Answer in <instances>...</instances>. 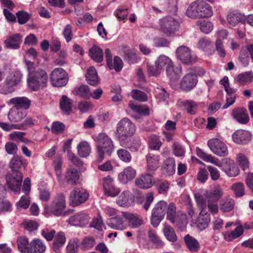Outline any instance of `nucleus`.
<instances>
[{
    "instance_id": "1",
    "label": "nucleus",
    "mask_w": 253,
    "mask_h": 253,
    "mask_svg": "<svg viewBox=\"0 0 253 253\" xmlns=\"http://www.w3.org/2000/svg\"><path fill=\"white\" fill-rule=\"evenodd\" d=\"M186 15L191 18L211 17L213 14L211 6L203 0L193 2L187 8Z\"/></svg>"
},
{
    "instance_id": "2",
    "label": "nucleus",
    "mask_w": 253,
    "mask_h": 253,
    "mask_svg": "<svg viewBox=\"0 0 253 253\" xmlns=\"http://www.w3.org/2000/svg\"><path fill=\"white\" fill-rule=\"evenodd\" d=\"M31 68L28 67V70ZM48 75L46 72L42 69L29 71L27 78V83L29 88L33 91H37L46 86Z\"/></svg>"
},
{
    "instance_id": "3",
    "label": "nucleus",
    "mask_w": 253,
    "mask_h": 253,
    "mask_svg": "<svg viewBox=\"0 0 253 253\" xmlns=\"http://www.w3.org/2000/svg\"><path fill=\"white\" fill-rule=\"evenodd\" d=\"M155 64L158 66L162 71L165 67L167 76L171 80L174 81L181 75V67L179 66L175 67L171 59L165 55H160L155 61Z\"/></svg>"
},
{
    "instance_id": "4",
    "label": "nucleus",
    "mask_w": 253,
    "mask_h": 253,
    "mask_svg": "<svg viewBox=\"0 0 253 253\" xmlns=\"http://www.w3.org/2000/svg\"><path fill=\"white\" fill-rule=\"evenodd\" d=\"M135 131V125L128 118H124L119 122L117 125V132L122 146L126 145L127 139L133 135Z\"/></svg>"
},
{
    "instance_id": "5",
    "label": "nucleus",
    "mask_w": 253,
    "mask_h": 253,
    "mask_svg": "<svg viewBox=\"0 0 253 253\" xmlns=\"http://www.w3.org/2000/svg\"><path fill=\"white\" fill-rule=\"evenodd\" d=\"M97 160L101 162L106 154L110 156L114 151V145L111 138L105 133H100L97 137Z\"/></svg>"
},
{
    "instance_id": "6",
    "label": "nucleus",
    "mask_w": 253,
    "mask_h": 253,
    "mask_svg": "<svg viewBox=\"0 0 253 253\" xmlns=\"http://www.w3.org/2000/svg\"><path fill=\"white\" fill-rule=\"evenodd\" d=\"M223 195L222 189L218 186L214 187L210 190H207L204 193L208 204V211L212 214L218 212L217 202Z\"/></svg>"
},
{
    "instance_id": "7",
    "label": "nucleus",
    "mask_w": 253,
    "mask_h": 253,
    "mask_svg": "<svg viewBox=\"0 0 253 253\" xmlns=\"http://www.w3.org/2000/svg\"><path fill=\"white\" fill-rule=\"evenodd\" d=\"M180 26L179 21L170 16H166L160 21L161 29L167 36H174Z\"/></svg>"
},
{
    "instance_id": "8",
    "label": "nucleus",
    "mask_w": 253,
    "mask_h": 253,
    "mask_svg": "<svg viewBox=\"0 0 253 253\" xmlns=\"http://www.w3.org/2000/svg\"><path fill=\"white\" fill-rule=\"evenodd\" d=\"M167 208L168 204L164 201H160L155 205L151 216V223L154 227H157L164 219Z\"/></svg>"
},
{
    "instance_id": "9",
    "label": "nucleus",
    "mask_w": 253,
    "mask_h": 253,
    "mask_svg": "<svg viewBox=\"0 0 253 253\" xmlns=\"http://www.w3.org/2000/svg\"><path fill=\"white\" fill-rule=\"evenodd\" d=\"M9 188L15 193L19 192L23 179V174L20 170H12L6 175Z\"/></svg>"
},
{
    "instance_id": "10",
    "label": "nucleus",
    "mask_w": 253,
    "mask_h": 253,
    "mask_svg": "<svg viewBox=\"0 0 253 253\" xmlns=\"http://www.w3.org/2000/svg\"><path fill=\"white\" fill-rule=\"evenodd\" d=\"M21 75L18 73L10 74L6 78L4 83L0 85V93L7 94L14 90V86L20 82Z\"/></svg>"
},
{
    "instance_id": "11",
    "label": "nucleus",
    "mask_w": 253,
    "mask_h": 253,
    "mask_svg": "<svg viewBox=\"0 0 253 253\" xmlns=\"http://www.w3.org/2000/svg\"><path fill=\"white\" fill-rule=\"evenodd\" d=\"M52 84L56 87H62L65 85L68 81L67 72L61 68L54 69L50 75Z\"/></svg>"
},
{
    "instance_id": "12",
    "label": "nucleus",
    "mask_w": 253,
    "mask_h": 253,
    "mask_svg": "<svg viewBox=\"0 0 253 253\" xmlns=\"http://www.w3.org/2000/svg\"><path fill=\"white\" fill-rule=\"evenodd\" d=\"M89 194L86 190L82 188H75L71 192L69 201L72 206L75 207L85 202Z\"/></svg>"
},
{
    "instance_id": "13",
    "label": "nucleus",
    "mask_w": 253,
    "mask_h": 253,
    "mask_svg": "<svg viewBox=\"0 0 253 253\" xmlns=\"http://www.w3.org/2000/svg\"><path fill=\"white\" fill-rule=\"evenodd\" d=\"M65 207V196L63 193H59L54 198L49 211L56 216H60L63 214Z\"/></svg>"
},
{
    "instance_id": "14",
    "label": "nucleus",
    "mask_w": 253,
    "mask_h": 253,
    "mask_svg": "<svg viewBox=\"0 0 253 253\" xmlns=\"http://www.w3.org/2000/svg\"><path fill=\"white\" fill-rule=\"evenodd\" d=\"M176 56L183 64L191 65L196 61V56L192 54L191 50L186 46L178 47L176 51Z\"/></svg>"
},
{
    "instance_id": "15",
    "label": "nucleus",
    "mask_w": 253,
    "mask_h": 253,
    "mask_svg": "<svg viewBox=\"0 0 253 253\" xmlns=\"http://www.w3.org/2000/svg\"><path fill=\"white\" fill-rule=\"evenodd\" d=\"M208 146L210 150L215 155L220 157L228 155V151L226 144L217 138H212L209 140Z\"/></svg>"
},
{
    "instance_id": "16",
    "label": "nucleus",
    "mask_w": 253,
    "mask_h": 253,
    "mask_svg": "<svg viewBox=\"0 0 253 253\" xmlns=\"http://www.w3.org/2000/svg\"><path fill=\"white\" fill-rule=\"evenodd\" d=\"M102 180L103 187L106 196L115 197L120 193V189L115 186L114 181L110 176L104 177Z\"/></svg>"
},
{
    "instance_id": "17",
    "label": "nucleus",
    "mask_w": 253,
    "mask_h": 253,
    "mask_svg": "<svg viewBox=\"0 0 253 253\" xmlns=\"http://www.w3.org/2000/svg\"><path fill=\"white\" fill-rule=\"evenodd\" d=\"M198 79L194 74H187L182 78L180 83L181 89L185 91L192 89L197 84Z\"/></svg>"
},
{
    "instance_id": "18",
    "label": "nucleus",
    "mask_w": 253,
    "mask_h": 253,
    "mask_svg": "<svg viewBox=\"0 0 253 253\" xmlns=\"http://www.w3.org/2000/svg\"><path fill=\"white\" fill-rule=\"evenodd\" d=\"M233 141L238 144H246L249 143L252 139L251 133L247 130L238 129L232 135Z\"/></svg>"
},
{
    "instance_id": "19",
    "label": "nucleus",
    "mask_w": 253,
    "mask_h": 253,
    "mask_svg": "<svg viewBox=\"0 0 253 253\" xmlns=\"http://www.w3.org/2000/svg\"><path fill=\"white\" fill-rule=\"evenodd\" d=\"M89 216L84 212H79L70 217L68 222L72 225L82 227L86 225L89 221Z\"/></svg>"
},
{
    "instance_id": "20",
    "label": "nucleus",
    "mask_w": 253,
    "mask_h": 253,
    "mask_svg": "<svg viewBox=\"0 0 253 253\" xmlns=\"http://www.w3.org/2000/svg\"><path fill=\"white\" fill-rule=\"evenodd\" d=\"M233 118L240 124H247L250 120L247 110L244 107L235 108L232 112Z\"/></svg>"
},
{
    "instance_id": "21",
    "label": "nucleus",
    "mask_w": 253,
    "mask_h": 253,
    "mask_svg": "<svg viewBox=\"0 0 253 253\" xmlns=\"http://www.w3.org/2000/svg\"><path fill=\"white\" fill-rule=\"evenodd\" d=\"M135 176V169L132 167L128 166L125 168L124 170L119 174L118 179L121 183L126 184L133 179Z\"/></svg>"
},
{
    "instance_id": "22",
    "label": "nucleus",
    "mask_w": 253,
    "mask_h": 253,
    "mask_svg": "<svg viewBox=\"0 0 253 253\" xmlns=\"http://www.w3.org/2000/svg\"><path fill=\"white\" fill-rule=\"evenodd\" d=\"M22 36L19 34H14L8 37L4 42L6 47L12 49H17L20 46L22 42Z\"/></svg>"
},
{
    "instance_id": "23",
    "label": "nucleus",
    "mask_w": 253,
    "mask_h": 253,
    "mask_svg": "<svg viewBox=\"0 0 253 253\" xmlns=\"http://www.w3.org/2000/svg\"><path fill=\"white\" fill-rule=\"evenodd\" d=\"M9 103L13 105V108L19 109L23 108L25 110L29 109L31 106V102L26 97H17L10 99Z\"/></svg>"
},
{
    "instance_id": "24",
    "label": "nucleus",
    "mask_w": 253,
    "mask_h": 253,
    "mask_svg": "<svg viewBox=\"0 0 253 253\" xmlns=\"http://www.w3.org/2000/svg\"><path fill=\"white\" fill-rule=\"evenodd\" d=\"M107 225L112 229L122 230L126 227L123 218L120 216L108 218L106 221Z\"/></svg>"
},
{
    "instance_id": "25",
    "label": "nucleus",
    "mask_w": 253,
    "mask_h": 253,
    "mask_svg": "<svg viewBox=\"0 0 253 253\" xmlns=\"http://www.w3.org/2000/svg\"><path fill=\"white\" fill-rule=\"evenodd\" d=\"M183 240L187 248L192 253H196L200 249V245L199 241L190 236L189 234L186 235Z\"/></svg>"
},
{
    "instance_id": "26",
    "label": "nucleus",
    "mask_w": 253,
    "mask_h": 253,
    "mask_svg": "<svg viewBox=\"0 0 253 253\" xmlns=\"http://www.w3.org/2000/svg\"><path fill=\"white\" fill-rule=\"evenodd\" d=\"M135 183L140 188L148 189L153 185L152 176L148 173L142 175L139 178L135 179Z\"/></svg>"
},
{
    "instance_id": "27",
    "label": "nucleus",
    "mask_w": 253,
    "mask_h": 253,
    "mask_svg": "<svg viewBox=\"0 0 253 253\" xmlns=\"http://www.w3.org/2000/svg\"><path fill=\"white\" fill-rule=\"evenodd\" d=\"M211 220L210 214L208 213L206 209H202L198 217L197 227L201 230L206 229Z\"/></svg>"
},
{
    "instance_id": "28",
    "label": "nucleus",
    "mask_w": 253,
    "mask_h": 253,
    "mask_svg": "<svg viewBox=\"0 0 253 253\" xmlns=\"http://www.w3.org/2000/svg\"><path fill=\"white\" fill-rule=\"evenodd\" d=\"M147 168L148 171H155L159 167V156L148 153L146 157Z\"/></svg>"
},
{
    "instance_id": "29",
    "label": "nucleus",
    "mask_w": 253,
    "mask_h": 253,
    "mask_svg": "<svg viewBox=\"0 0 253 253\" xmlns=\"http://www.w3.org/2000/svg\"><path fill=\"white\" fill-rule=\"evenodd\" d=\"M228 23L232 26H236L239 22H244L245 18L237 11H230L227 16Z\"/></svg>"
},
{
    "instance_id": "30",
    "label": "nucleus",
    "mask_w": 253,
    "mask_h": 253,
    "mask_svg": "<svg viewBox=\"0 0 253 253\" xmlns=\"http://www.w3.org/2000/svg\"><path fill=\"white\" fill-rule=\"evenodd\" d=\"M72 92L74 95L78 96L85 99H89L90 97L91 90L88 86L86 84H82L75 87Z\"/></svg>"
},
{
    "instance_id": "31",
    "label": "nucleus",
    "mask_w": 253,
    "mask_h": 253,
    "mask_svg": "<svg viewBox=\"0 0 253 253\" xmlns=\"http://www.w3.org/2000/svg\"><path fill=\"white\" fill-rule=\"evenodd\" d=\"M223 170L230 177H234L238 175V169L233 161L226 160L222 166Z\"/></svg>"
},
{
    "instance_id": "32",
    "label": "nucleus",
    "mask_w": 253,
    "mask_h": 253,
    "mask_svg": "<svg viewBox=\"0 0 253 253\" xmlns=\"http://www.w3.org/2000/svg\"><path fill=\"white\" fill-rule=\"evenodd\" d=\"M73 101L65 95L61 96L60 99V107L66 115H69L72 111Z\"/></svg>"
},
{
    "instance_id": "33",
    "label": "nucleus",
    "mask_w": 253,
    "mask_h": 253,
    "mask_svg": "<svg viewBox=\"0 0 253 253\" xmlns=\"http://www.w3.org/2000/svg\"><path fill=\"white\" fill-rule=\"evenodd\" d=\"M79 179V174L78 170L74 168L69 169L65 175L67 182L69 184L75 185L78 183Z\"/></svg>"
},
{
    "instance_id": "34",
    "label": "nucleus",
    "mask_w": 253,
    "mask_h": 253,
    "mask_svg": "<svg viewBox=\"0 0 253 253\" xmlns=\"http://www.w3.org/2000/svg\"><path fill=\"white\" fill-rule=\"evenodd\" d=\"M26 115L25 111L13 107L9 112L8 118L11 122H18L24 119Z\"/></svg>"
},
{
    "instance_id": "35",
    "label": "nucleus",
    "mask_w": 253,
    "mask_h": 253,
    "mask_svg": "<svg viewBox=\"0 0 253 253\" xmlns=\"http://www.w3.org/2000/svg\"><path fill=\"white\" fill-rule=\"evenodd\" d=\"M196 152L197 155L204 161L211 163L219 167L220 166V165L218 163V159L212 156L211 155L207 154L199 148H196Z\"/></svg>"
},
{
    "instance_id": "36",
    "label": "nucleus",
    "mask_w": 253,
    "mask_h": 253,
    "mask_svg": "<svg viewBox=\"0 0 253 253\" xmlns=\"http://www.w3.org/2000/svg\"><path fill=\"white\" fill-rule=\"evenodd\" d=\"M85 77L87 83L90 85L95 86L99 83L96 71L93 67H90L87 69Z\"/></svg>"
},
{
    "instance_id": "37",
    "label": "nucleus",
    "mask_w": 253,
    "mask_h": 253,
    "mask_svg": "<svg viewBox=\"0 0 253 253\" xmlns=\"http://www.w3.org/2000/svg\"><path fill=\"white\" fill-rule=\"evenodd\" d=\"M180 105L183 107L187 113L194 115L197 112L198 104L192 100H186L181 102Z\"/></svg>"
},
{
    "instance_id": "38",
    "label": "nucleus",
    "mask_w": 253,
    "mask_h": 253,
    "mask_svg": "<svg viewBox=\"0 0 253 253\" xmlns=\"http://www.w3.org/2000/svg\"><path fill=\"white\" fill-rule=\"evenodd\" d=\"M122 214L123 217L128 220L130 225L133 228L138 227L142 224L143 220L139 217L126 212H123Z\"/></svg>"
},
{
    "instance_id": "39",
    "label": "nucleus",
    "mask_w": 253,
    "mask_h": 253,
    "mask_svg": "<svg viewBox=\"0 0 253 253\" xmlns=\"http://www.w3.org/2000/svg\"><path fill=\"white\" fill-rule=\"evenodd\" d=\"M244 233L243 225L237 226L233 231L226 232L224 234V238L227 242H230L240 237Z\"/></svg>"
},
{
    "instance_id": "40",
    "label": "nucleus",
    "mask_w": 253,
    "mask_h": 253,
    "mask_svg": "<svg viewBox=\"0 0 253 253\" xmlns=\"http://www.w3.org/2000/svg\"><path fill=\"white\" fill-rule=\"evenodd\" d=\"M45 246L40 239H35L31 242L30 253H43L45 251Z\"/></svg>"
},
{
    "instance_id": "41",
    "label": "nucleus",
    "mask_w": 253,
    "mask_h": 253,
    "mask_svg": "<svg viewBox=\"0 0 253 253\" xmlns=\"http://www.w3.org/2000/svg\"><path fill=\"white\" fill-rule=\"evenodd\" d=\"M18 250L21 253H30V247L31 243H29V240L27 237L25 236H20L18 238L17 240Z\"/></svg>"
},
{
    "instance_id": "42",
    "label": "nucleus",
    "mask_w": 253,
    "mask_h": 253,
    "mask_svg": "<svg viewBox=\"0 0 253 253\" xmlns=\"http://www.w3.org/2000/svg\"><path fill=\"white\" fill-rule=\"evenodd\" d=\"M89 55L95 62L100 63L103 60V50L98 46L93 45L89 49Z\"/></svg>"
},
{
    "instance_id": "43",
    "label": "nucleus",
    "mask_w": 253,
    "mask_h": 253,
    "mask_svg": "<svg viewBox=\"0 0 253 253\" xmlns=\"http://www.w3.org/2000/svg\"><path fill=\"white\" fill-rule=\"evenodd\" d=\"M237 81L241 85L248 84L253 82V72L248 71L239 74L237 76Z\"/></svg>"
},
{
    "instance_id": "44",
    "label": "nucleus",
    "mask_w": 253,
    "mask_h": 253,
    "mask_svg": "<svg viewBox=\"0 0 253 253\" xmlns=\"http://www.w3.org/2000/svg\"><path fill=\"white\" fill-rule=\"evenodd\" d=\"M220 209L223 212L231 211L235 206V201L232 198H226L222 199L219 204Z\"/></svg>"
},
{
    "instance_id": "45",
    "label": "nucleus",
    "mask_w": 253,
    "mask_h": 253,
    "mask_svg": "<svg viewBox=\"0 0 253 253\" xmlns=\"http://www.w3.org/2000/svg\"><path fill=\"white\" fill-rule=\"evenodd\" d=\"M78 153L81 157L85 158L89 156L91 152V147L86 141H82L77 147Z\"/></svg>"
},
{
    "instance_id": "46",
    "label": "nucleus",
    "mask_w": 253,
    "mask_h": 253,
    "mask_svg": "<svg viewBox=\"0 0 253 253\" xmlns=\"http://www.w3.org/2000/svg\"><path fill=\"white\" fill-rule=\"evenodd\" d=\"M163 168L169 176L173 175L175 171V160L173 158H169L164 161Z\"/></svg>"
},
{
    "instance_id": "47",
    "label": "nucleus",
    "mask_w": 253,
    "mask_h": 253,
    "mask_svg": "<svg viewBox=\"0 0 253 253\" xmlns=\"http://www.w3.org/2000/svg\"><path fill=\"white\" fill-rule=\"evenodd\" d=\"M166 239L169 242L174 243L177 240V235L173 228L169 225L165 224L163 229Z\"/></svg>"
},
{
    "instance_id": "48",
    "label": "nucleus",
    "mask_w": 253,
    "mask_h": 253,
    "mask_svg": "<svg viewBox=\"0 0 253 253\" xmlns=\"http://www.w3.org/2000/svg\"><path fill=\"white\" fill-rule=\"evenodd\" d=\"M162 144L159 136L153 134L149 137V147L151 149L159 150Z\"/></svg>"
},
{
    "instance_id": "49",
    "label": "nucleus",
    "mask_w": 253,
    "mask_h": 253,
    "mask_svg": "<svg viewBox=\"0 0 253 253\" xmlns=\"http://www.w3.org/2000/svg\"><path fill=\"white\" fill-rule=\"evenodd\" d=\"M128 105L132 110L140 115L147 116L150 114V109L146 106L136 105L132 101L129 102Z\"/></svg>"
},
{
    "instance_id": "50",
    "label": "nucleus",
    "mask_w": 253,
    "mask_h": 253,
    "mask_svg": "<svg viewBox=\"0 0 253 253\" xmlns=\"http://www.w3.org/2000/svg\"><path fill=\"white\" fill-rule=\"evenodd\" d=\"M95 244L94 238L91 236H86L82 240L80 248L82 250L87 251L92 248Z\"/></svg>"
},
{
    "instance_id": "51",
    "label": "nucleus",
    "mask_w": 253,
    "mask_h": 253,
    "mask_svg": "<svg viewBox=\"0 0 253 253\" xmlns=\"http://www.w3.org/2000/svg\"><path fill=\"white\" fill-rule=\"evenodd\" d=\"M176 206L174 203H170L167 208V218L174 223L176 219Z\"/></svg>"
},
{
    "instance_id": "52",
    "label": "nucleus",
    "mask_w": 253,
    "mask_h": 253,
    "mask_svg": "<svg viewBox=\"0 0 253 253\" xmlns=\"http://www.w3.org/2000/svg\"><path fill=\"white\" fill-rule=\"evenodd\" d=\"M197 23L198 25L200 27V30L206 34L210 33L213 28L212 23L209 21L199 20Z\"/></svg>"
},
{
    "instance_id": "53",
    "label": "nucleus",
    "mask_w": 253,
    "mask_h": 253,
    "mask_svg": "<svg viewBox=\"0 0 253 253\" xmlns=\"http://www.w3.org/2000/svg\"><path fill=\"white\" fill-rule=\"evenodd\" d=\"M25 164L23 162L21 157L16 156H14L9 163V167L12 170H19V169L22 166H24Z\"/></svg>"
},
{
    "instance_id": "54",
    "label": "nucleus",
    "mask_w": 253,
    "mask_h": 253,
    "mask_svg": "<svg viewBox=\"0 0 253 253\" xmlns=\"http://www.w3.org/2000/svg\"><path fill=\"white\" fill-rule=\"evenodd\" d=\"M107 66L110 69H114L116 72H119L123 68V62L121 58L116 56L114 58L113 62L112 61Z\"/></svg>"
},
{
    "instance_id": "55",
    "label": "nucleus",
    "mask_w": 253,
    "mask_h": 253,
    "mask_svg": "<svg viewBox=\"0 0 253 253\" xmlns=\"http://www.w3.org/2000/svg\"><path fill=\"white\" fill-rule=\"evenodd\" d=\"M148 234L150 240L155 244L157 248H161L164 246V243L156 234L155 231L150 230L148 231Z\"/></svg>"
},
{
    "instance_id": "56",
    "label": "nucleus",
    "mask_w": 253,
    "mask_h": 253,
    "mask_svg": "<svg viewBox=\"0 0 253 253\" xmlns=\"http://www.w3.org/2000/svg\"><path fill=\"white\" fill-rule=\"evenodd\" d=\"M130 192L128 191H124L118 198L117 203L118 205L125 207L127 206L129 203V197Z\"/></svg>"
},
{
    "instance_id": "57",
    "label": "nucleus",
    "mask_w": 253,
    "mask_h": 253,
    "mask_svg": "<svg viewBox=\"0 0 253 253\" xmlns=\"http://www.w3.org/2000/svg\"><path fill=\"white\" fill-rule=\"evenodd\" d=\"M237 162L244 170L249 168V162L246 156L243 153H240L237 154Z\"/></svg>"
},
{
    "instance_id": "58",
    "label": "nucleus",
    "mask_w": 253,
    "mask_h": 253,
    "mask_svg": "<svg viewBox=\"0 0 253 253\" xmlns=\"http://www.w3.org/2000/svg\"><path fill=\"white\" fill-rule=\"evenodd\" d=\"M244 185L242 183H234L232 185L231 189L236 197H240L245 195Z\"/></svg>"
},
{
    "instance_id": "59",
    "label": "nucleus",
    "mask_w": 253,
    "mask_h": 253,
    "mask_svg": "<svg viewBox=\"0 0 253 253\" xmlns=\"http://www.w3.org/2000/svg\"><path fill=\"white\" fill-rule=\"evenodd\" d=\"M117 155L120 160L126 163H129L131 161L130 153L125 149H120L117 151Z\"/></svg>"
},
{
    "instance_id": "60",
    "label": "nucleus",
    "mask_w": 253,
    "mask_h": 253,
    "mask_svg": "<svg viewBox=\"0 0 253 253\" xmlns=\"http://www.w3.org/2000/svg\"><path fill=\"white\" fill-rule=\"evenodd\" d=\"M131 95L133 99L141 102L145 101L147 99V94L144 92L138 89H133L131 91Z\"/></svg>"
},
{
    "instance_id": "61",
    "label": "nucleus",
    "mask_w": 253,
    "mask_h": 253,
    "mask_svg": "<svg viewBox=\"0 0 253 253\" xmlns=\"http://www.w3.org/2000/svg\"><path fill=\"white\" fill-rule=\"evenodd\" d=\"M65 128V126L64 124L59 121L53 122L51 126V131L56 134L63 133Z\"/></svg>"
},
{
    "instance_id": "62",
    "label": "nucleus",
    "mask_w": 253,
    "mask_h": 253,
    "mask_svg": "<svg viewBox=\"0 0 253 253\" xmlns=\"http://www.w3.org/2000/svg\"><path fill=\"white\" fill-rule=\"evenodd\" d=\"M147 69L148 75L149 76L157 77L160 75L162 72L158 66L155 64V65H153L150 64L149 63H147Z\"/></svg>"
},
{
    "instance_id": "63",
    "label": "nucleus",
    "mask_w": 253,
    "mask_h": 253,
    "mask_svg": "<svg viewBox=\"0 0 253 253\" xmlns=\"http://www.w3.org/2000/svg\"><path fill=\"white\" fill-rule=\"evenodd\" d=\"M17 22L20 25L25 24L30 19V15L25 11L20 10L16 13Z\"/></svg>"
},
{
    "instance_id": "64",
    "label": "nucleus",
    "mask_w": 253,
    "mask_h": 253,
    "mask_svg": "<svg viewBox=\"0 0 253 253\" xmlns=\"http://www.w3.org/2000/svg\"><path fill=\"white\" fill-rule=\"evenodd\" d=\"M79 242L77 238L71 240L66 248L67 253H76L79 248Z\"/></svg>"
}]
</instances>
